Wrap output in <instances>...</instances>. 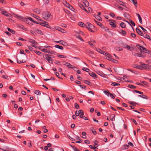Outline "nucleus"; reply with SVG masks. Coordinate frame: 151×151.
I'll return each mask as SVG.
<instances>
[{"label":"nucleus","mask_w":151,"mask_h":151,"mask_svg":"<svg viewBox=\"0 0 151 151\" xmlns=\"http://www.w3.org/2000/svg\"><path fill=\"white\" fill-rule=\"evenodd\" d=\"M143 67L142 66V70H151V65L147 64H144Z\"/></svg>","instance_id":"39448f33"},{"label":"nucleus","mask_w":151,"mask_h":151,"mask_svg":"<svg viewBox=\"0 0 151 151\" xmlns=\"http://www.w3.org/2000/svg\"><path fill=\"white\" fill-rule=\"evenodd\" d=\"M29 42L32 43V44H37V42H36V41L33 40L32 39H29Z\"/></svg>","instance_id":"b1692460"},{"label":"nucleus","mask_w":151,"mask_h":151,"mask_svg":"<svg viewBox=\"0 0 151 151\" xmlns=\"http://www.w3.org/2000/svg\"><path fill=\"white\" fill-rule=\"evenodd\" d=\"M133 67L139 70H142V67L140 66V65L137 64H134L133 65Z\"/></svg>","instance_id":"0eeeda50"},{"label":"nucleus","mask_w":151,"mask_h":151,"mask_svg":"<svg viewBox=\"0 0 151 151\" xmlns=\"http://www.w3.org/2000/svg\"><path fill=\"white\" fill-rule=\"evenodd\" d=\"M139 27L142 29L143 30V31L144 32L146 33H147V31L146 29H144L143 27H142V26H139Z\"/></svg>","instance_id":"3c124183"},{"label":"nucleus","mask_w":151,"mask_h":151,"mask_svg":"<svg viewBox=\"0 0 151 151\" xmlns=\"http://www.w3.org/2000/svg\"><path fill=\"white\" fill-rule=\"evenodd\" d=\"M76 139L77 140H79V141H76V142L77 143H80L81 142V141L82 139L80 138L78 136H77L76 137Z\"/></svg>","instance_id":"ddd939ff"},{"label":"nucleus","mask_w":151,"mask_h":151,"mask_svg":"<svg viewBox=\"0 0 151 151\" xmlns=\"http://www.w3.org/2000/svg\"><path fill=\"white\" fill-rule=\"evenodd\" d=\"M34 52L37 55H41V54H42V52L37 50H34Z\"/></svg>","instance_id":"58836bf2"},{"label":"nucleus","mask_w":151,"mask_h":151,"mask_svg":"<svg viewBox=\"0 0 151 151\" xmlns=\"http://www.w3.org/2000/svg\"><path fill=\"white\" fill-rule=\"evenodd\" d=\"M43 17L44 19L47 21H50L52 18L50 14L48 12H45L43 14Z\"/></svg>","instance_id":"f257e3e1"},{"label":"nucleus","mask_w":151,"mask_h":151,"mask_svg":"<svg viewBox=\"0 0 151 151\" xmlns=\"http://www.w3.org/2000/svg\"><path fill=\"white\" fill-rule=\"evenodd\" d=\"M109 24L114 27H116V24L112 22H110Z\"/></svg>","instance_id":"a878e982"},{"label":"nucleus","mask_w":151,"mask_h":151,"mask_svg":"<svg viewBox=\"0 0 151 151\" xmlns=\"http://www.w3.org/2000/svg\"><path fill=\"white\" fill-rule=\"evenodd\" d=\"M61 44L62 45H64V46H66L67 45V43L65 42L63 40H62Z\"/></svg>","instance_id":"49530a36"},{"label":"nucleus","mask_w":151,"mask_h":151,"mask_svg":"<svg viewBox=\"0 0 151 151\" xmlns=\"http://www.w3.org/2000/svg\"><path fill=\"white\" fill-rule=\"evenodd\" d=\"M17 62L19 64H20L21 63H25L26 62L25 61H23V60H19L18 59H17Z\"/></svg>","instance_id":"4c0bfd02"},{"label":"nucleus","mask_w":151,"mask_h":151,"mask_svg":"<svg viewBox=\"0 0 151 151\" xmlns=\"http://www.w3.org/2000/svg\"><path fill=\"white\" fill-rule=\"evenodd\" d=\"M60 32L63 33H67V31L65 30L62 29V28H61Z\"/></svg>","instance_id":"6e6d98bb"},{"label":"nucleus","mask_w":151,"mask_h":151,"mask_svg":"<svg viewBox=\"0 0 151 151\" xmlns=\"http://www.w3.org/2000/svg\"><path fill=\"white\" fill-rule=\"evenodd\" d=\"M35 93L37 95H40L41 93L40 91L39 90H36L34 91Z\"/></svg>","instance_id":"f704fd0d"},{"label":"nucleus","mask_w":151,"mask_h":151,"mask_svg":"<svg viewBox=\"0 0 151 151\" xmlns=\"http://www.w3.org/2000/svg\"><path fill=\"white\" fill-rule=\"evenodd\" d=\"M96 50L99 52L101 54H103L104 53V51L102 50H101V49L99 48H96Z\"/></svg>","instance_id":"5701e85b"},{"label":"nucleus","mask_w":151,"mask_h":151,"mask_svg":"<svg viewBox=\"0 0 151 151\" xmlns=\"http://www.w3.org/2000/svg\"><path fill=\"white\" fill-rule=\"evenodd\" d=\"M46 59L47 60L49 63H52L53 60L51 58L50 56H48L46 58Z\"/></svg>","instance_id":"1a4fd4ad"},{"label":"nucleus","mask_w":151,"mask_h":151,"mask_svg":"<svg viewBox=\"0 0 151 151\" xmlns=\"http://www.w3.org/2000/svg\"><path fill=\"white\" fill-rule=\"evenodd\" d=\"M124 78H121L120 80L121 81H124V78H128V76H123Z\"/></svg>","instance_id":"e433bc0d"},{"label":"nucleus","mask_w":151,"mask_h":151,"mask_svg":"<svg viewBox=\"0 0 151 151\" xmlns=\"http://www.w3.org/2000/svg\"><path fill=\"white\" fill-rule=\"evenodd\" d=\"M86 27L88 30L91 32H94L95 31L93 30L94 29V26L90 23H87L85 24Z\"/></svg>","instance_id":"7ed1b4c3"},{"label":"nucleus","mask_w":151,"mask_h":151,"mask_svg":"<svg viewBox=\"0 0 151 151\" xmlns=\"http://www.w3.org/2000/svg\"><path fill=\"white\" fill-rule=\"evenodd\" d=\"M138 96L144 99H147V96L145 95H139Z\"/></svg>","instance_id":"7c9ffc66"},{"label":"nucleus","mask_w":151,"mask_h":151,"mask_svg":"<svg viewBox=\"0 0 151 151\" xmlns=\"http://www.w3.org/2000/svg\"><path fill=\"white\" fill-rule=\"evenodd\" d=\"M116 50L119 51H121L123 50L122 48L119 47H117L116 48Z\"/></svg>","instance_id":"603ef678"},{"label":"nucleus","mask_w":151,"mask_h":151,"mask_svg":"<svg viewBox=\"0 0 151 151\" xmlns=\"http://www.w3.org/2000/svg\"><path fill=\"white\" fill-rule=\"evenodd\" d=\"M124 15L125 17H126L127 18H129L130 17L129 14L127 13H125L124 14Z\"/></svg>","instance_id":"a19ab883"},{"label":"nucleus","mask_w":151,"mask_h":151,"mask_svg":"<svg viewBox=\"0 0 151 151\" xmlns=\"http://www.w3.org/2000/svg\"><path fill=\"white\" fill-rule=\"evenodd\" d=\"M119 33L124 36H125L127 34L126 32L123 30H122L121 31H120L119 32Z\"/></svg>","instance_id":"2eb2a0df"},{"label":"nucleus","mask_w":151,"mask_h":151,"mask_svg":"<svg viewBox=\"0 0 151 151\" xmlns=\"http://www.w3.org/2000/svg\"><path fill=\"white\" fill-rule=\"evenodd\" d=\"M129 22H130V23L131 24H132L133 26H135V24L132 20H129Z\"/></svg>","instance_id":"79ce46f5"},{"label":"nucleus","mask_w":151,"mask_h":151,"mask_svg":"<svg viewBox=\"0 0 151 151\" xmlns=\"http://www.w3.org/2000/svg\"><path fill=\"white\" fill-rule=\"evenodd\" d=\"M84 83L89 86H91V83L88 81L85 80Z\"/></svg>","instance_id":"c9c22d12"},{"label":"nucleus","mask_w":151,"mask_h":151,"mask_svg":"<svg viewBox=\"0 0 151 151\" xmlns=\"http://www.w3.org/2000/svg\"><path fill=\"white\" fill-rule=\"evenodd\" d=\"M116 2L121 5L124 6V4L123 2L119 0H116Z\"/></svg>","instance_id":"f3484780"},{"label":"nucleus","mask_w":151,"mask_h":151,"mask_svg":"<svg viewBox=\"0 0 151 151\" xmlns=\"http://www.w3.org/2000/svg\"><path fill=\"white\" fill-rule=\"evenodd\" d=\"M91 129L93 134L94 135H96V134L97 133L95 129H94L93 127H91Z\"/></svg>","instance_id":"cd10ccee"},{"label":"nucleus","mask_w":151,"mask_h":151,"mask_svg":"<svg viewBox=\"0 0 151 151\" xmlns=\"http://www.w3.org/2000/svg\"><path fill=\"white\" fill-rule=\"evenodd\" d=\"M111 85H112L113 86H117L119 85L120 84L116 82H113L112 83Z\"/></svg>","instance_id":"37998d69"},{"label":"nucleus","mask_w":151,"mask_h":151,"mask_svg":"<svg viewBox=\"0 0 151 151\" xmlns=\"http://www.w3.org/2000/svg\"><path fill=\"white\" fill-rule=\"evenodd\" d=\"M78 25L80 27H84L85 26L84 23L82 22H79L78 23Z\"/></svg>","instance_id":"2f4dec72"},{"label":"nucleus","mask_w":151,"mask_h":151,"mask_svg":"<svg viewBox=\"0 0 151 151\" xmlns=\"http://www.w3.org/2000/svg\"><path fill=\"white\" fill-rule=\"evenodd\" d=\"M1 13L6 16H9V14L6 11H2L1 12Z\"/></svg>","instance_id":"dca6fc26"},{"label":"nucleus","mask_w":151,"mask_h":151,"mask_svg":"<svg viewBox=\"0 0 151 151\" xmlns=\"http://www.w3.org/2000/svg\"><path fill=\"white\" fill-rule=\"evenodd\" d=\"M106 58L107 60L110 61L111 60V59H112V58L111 57L110 55H109V56H108L107 57H106Z\"/></svg>","instance_id":"13d9d810"},{"label":"nucleus","mask_w":151,"mask_h":151,"mask_svg":"<svg viewBox=\"0 0 151 151\" xmlns=\"http://www.w3.org/2000/svg\"><path fill=\"white\" fill-rule=\"evenodd\" d=\"M35 31L37 32V33L40 35H43V33L42 31L39 29H35Z\"/></svg>","instance_id":"6ab92c4d"},{"label":"nucleus","mask_w":151,"mask_h":151,"mask_svg":"<svg viewBox=\"0 0 151 151\" xmlns=\"http://www.w3.org/2000/svg\"><path fill=\"white\" fill-rule=\"evenodd\" d=\"M136 46L140 50L141 52H143L145 53H148L151 55V52H149L147 49L140 46L139 45H137Z\"/></svg>","instance_id":"f03ea898"},{"label":"nucleus","mask_w":151,"mask_h":151,"mask_svg":"<svg viewBox=\"0 0 151 151\" xmlns=\"http://www.w3.org/2000/svg\"><path fill=\"white\" fill-rule=\"evenodd\" d=\"M129 146L128 145H124L123 146V147L124 149H127L129 148Z\"/></svg>","instance_id":"052dcab7"},{"label":"nucleus","mask_w":151,"mask_h":151,"mask_svg":"<svg viewBox=\"0 0 151 151\" xmlns=\"http://www.w3.org/2000/svg\"><path fill=\"white\" fill-rule=\"evenodd\" d=\"M68 8L71 10L73 11H74V9L71 5H70V6H69V7Z\"/></svg>","instance_id":"5fc2aeb1"},{"label":"nucleus","mask_w":151,"mask_h":151,"mask_svg":"<svg viewBox=\"0 0 151 151\" xmlns=\"http://www.w3.org/2000/svg\"><path fill=\"white\" fill-rule=\"evenodd\" d=\"M79 86L83 89H86V87L85 86H83L82 85H80Z\"/></svg>","instance_id":"774afa93"},{"label":"nucleus","mask_w":151,"mask_h":151,"mask_svg":"<svg viewBox=\"0 0 151 151\" xmlns=\"http://www.w3.org/2000/svg\"><path fill=\"white\" fill-rule=\"evenodd\" d=\"M55 47L56 48H58V49L61 50H63V47L61 46H60L58 45H55Z\"/></svg>","instance_id":"bb28decb"},{"label":"nucleus","mask_w":151,"mask_h":151,"mask_svg":"<svg viewBox=\"0 0 151 151\" xmlns=\"http://www.w3.org/2000/svg\"><path fill=\"white\" fill-rule=\"evenodd\" d=\"M128 87L131 88H136V87L132 85H129Z\"/></svg>","instance_id":"4d7b16f0"},{"label":"nucleus","mask_w":151,"mask_h":151,"mask_svg":"<svg viewBox=\"0 0 151 151\" xmlns=\"http://www.w3.org/2000/svg\"><path fill=\"white\" fill-rule=\"evenodd\" d=\"M120 26L123 28H124L126 27V24L124 22L121 23L120 24Z\"/></svg>","instance_id":"412c9836"},{"label":"nucleus","mask_w":151,"mask_h":151,"mask_svg":"<svg viewBox=\"0 0 151 151\" xmlns=\"http://www.w3.org/2000/svg\"><path fill=\"white\" fill-rule=\"evenodd\" d=\"M79 6L83 10L85 11L86 12H88L87 10L84 7V6L81 4H78Z\"/></svg>","instance_id":"aec40b11"},{"label":"nucleus","mask_w":151,"mask_h":151,"mask_svg":"<svg viewBox=\"0 0 151 151\" xmlns=\"http://www.w3.org/2000/svg\"><path fill=\"white\" fill-rule=\"evenodd\" d=\"M134 91L137 93H138L140 94H142L143 93V92L141 91H139L137 90H135Z\"/></svg>","instance_id":"680f3d73"},{"label":"nucleus","mask_w":151,"mask_h":151,"mask_svg":"<svg viewBox=\"0 0 151 151\" xmlns=\"http://www.w3.org/2000/svg\"><path fill=\"white\" fill-rule=\"evenodd\" d=\"M13 15L14 16V17L17 18L18 19H19L20 20H22L23 21L24 19V21H25V20L26 19L24 18V19L21 16H19V15H17V14H14Z\"/></svg>","instance_id":"423d86ee"},{"label":"nucleus","mask_w":151,"mask_h":151,"mask_svg":"<svg viewBox=\"0 0 151 151\" xmlns=\"http://www.w3.org/2000/svg\"><path fill=\"white\" fill-rule=\"evenodd\" d=\"M95 22L98 25L100 26L101 28H102V27L103 26V25L100 22H98L96 21V20H95Z\"/></svg>","instance_id":"393cba45"},{"label":"nucleus","mask_w":151,"mask_h":151,"mask_svg":"<svg viewBox=\"0 0 151 151\" xmlns=\"http://www.w3.org/2000/svg\"><path fill=\"white\" fill-rule=\"evenodd\" d=\"M88 73L91 76L95 78H97V76L95 73H94L93 72H89Z\"/></svg>","instance_id":"9b49d317"},{"label":"nucleus","mask_w":151,"mask_h":151,"mask_svg":"<svg viewBox=\"0 0 151 151\" xmlns=\"http://www.w3.org/2000/svg\"><path fill=\"white\" fill-rule=\"evenodd\" d=\"M104 92L106 95H107L108 96H109V94H110V93L108 91H104Z\"/></svg>","instance_id":"69168bd1"},{"label":"nucleus","mask_w":151,"mask_h":151,"mask_svg":"<svg viewBox=\"0 0 151 151\" xmlns=\"http://www.w3.org/2000/svg\"><path fill=\"white\" fill-rule=\"evenodd\" d=\"M83 3L86 7H88L89 5V3L86 0H84L83 1Z\"/></svg>","instance_id":"a211bd4d"},{"label":"nucleus","mask_w":151,"mask_h":151,"mask_svg":"<svg viewBox=\"0 0 151 151\" xmlns=\"http://www.w3.org/2000/svg\"><path fill=\"white\" fill-rule=\"evenodd\" d=\"M96 18L99 20L101 21V18L98 15H97L95 17Z\"/></svg>","instance_id":"c03bdc74"},{"label":"nucleus","mask_w":151,"mask_h":151,"mask_svg":"<svg viewBox=\"0 0 151 151\" xmlns=\"http://www.w3.org/2000/svg\"><path fill=\"white\" fill-rule=\"evenodd\" d=\"M103 55H105L106 57H107L110 55L109 53L107 52H106L105 51L104 52V53L103 54Z\"/></svg>","instance_id":"09e8293b"},{"label":"nucleus","mask_w":151,"mask_h":151,"mask_svg":"<svg viewBox=\"0 0 151 151\" xmlns=\"http://www.w3.org/2000/svg\"><path fill=\"white\" fill-rule=\"evenodd\" d=\"M40 24L41 25L47 28H50V26L49 25L48 23L47 22L43 21L42 22H40Z\"/></svg>","instance_id":"20e7f679"},{"label":"nucleus","mask_w":151,"mask_h":151,"mask_svg":"<svg viewBox=\"0 0 151 151\" xmlns=\"http://www.w3.org/2000/svg\"><path fill=\"white\" fill-rule=\"evenodd\" d=\"M136 31L138 34L140 36H143V34L142 32L140 30L139 28H137L136 29Z\"/></svg>","instance_id":"6e6552de"},{"label":"nucleus","mask_w":151,"mask_h":151,"mask_svg":"<svg viewBox=\"0 0 151 151\" xmlns=\"http://www.w3.org/2000/svg\"><path fill=\"white\" fill-rule=\"evenodd\" d=\"M54 28H52V29L53 30H55L54 29H56V30H58L59 31H60V30L61 29V28L60 27L58 26H55L54 27Z\"/></svg>","instance_id":"9d476101"},{"label":"nucleus","mask_w":151,"mask_h":151,"mask_svg":"<svg viewBox=\"0 0 151 151\" xmlns=\"http://www.w3.org/2000/svg\"><path fill=\"white\" fill-rule=\"evenodd\" d=\"M58 57L59 58H66V57L65 56L63 55H58Z\"/></svg>","instance_id":"bf43d9fd"},{"label":"nucleus","mask_w":151,"mask_h":151,"mask_svg":"<svg viewBox=\"0 0 151 151\" xmlns=\"http://www.w3.org/2000/svg\"><path fill=\"white\" fill-rule=\"evenodd\" d=\"M93 142L94 144V145L98 147L99 145H98V142L97 140H95L94 141H93Z\"/></svg>","instance_id":"8fccbe9b"},{"label":"nucleus","mask_w":151,"mask_h":151,"mask_svg":"<svg viewBox=\"0 0 151 151\" xmlns=\"http://www.w3.org/2000/svg\"><path fill=\"white\" fill-rule=\"evenodd\" d=\"M143 36L145 38L148 39L149 40L151 41V38H150V37L149 35L146 34L145 35H144L143 34V36Z\"/></svg>","instance_id":"4be33fe9"},{"label":"nucleus","mask_w":151,"mask_h":151,"mask_svg":"<svg viewBox=\"0 0 151 151\" xmlns=\"http://www.w3.org/2000/svg\"><path fill=\"white\" fill-rule=\"evenodd\" d=\"M128 50L130 51H132L133 50V49H132L130 46L129 45H128L127 46V48Z\"/></svg>","instance_id":"de8ad7c7"},{"label":"nucleus","mask_w":151,"mask_h":151,"mask_svg":"<svg viewBox=\"0 0 151 151\" xmlns=\"http://www.w3.org/2000/svg\"><path fill=\"white\" fill-rule=\"evenodd\" d=\"M82 70L84 71H85L86 72H88L89 71V69L83 67L82 68Z\"/></svg>","instance_id":"864d4df0"},{"label":"nucleus","mask_w":151,"mask_h":151,"mask_svg":"<svg viewBox=\"0 0 151 151\" xmlns=\"http://www.w3.org/2000/svg\"><path fill=\"white\" fill-rule=\"evenodd\" d=\"M56 53V52H54V51L52 50H49L48 53L55 55Z\"/></svg>","instance_id":"ea45409f"},{"label":"nucleus","mask_w":151,"mask_h":151,"mask_svg":"<svg viewBox=\"0 0 151 151\" xmlns=\"http://www.w3.org/2000/svg\"><path fill=\"white\" fill-rule=\"evenodd\" d=\"M132 54L133 55L135 56L138 57L139 56V54L136 53L135 52H133Z\"/></svg>","instance_id":"338daca9"},{"label":"nucleus","mask_w":151,"mask_h":151,"mask_svg":"<svg viewBox=\"0 0 151 151\" xmlns=\"http://www.w3.org/2000/svg\"><path fill=\"white\" fill-rule=\"evenodd\" d=\"M129 103L130 104L133 105L134 106H135L136 104V103L133 101H129Z\"/></svg>","instance_id":"a18cd8bd"},{"label":"nucleus","mask_w":151,"mask_h":151,"mask_svg":"<svg viewBox=\"0 0 151 151\" xmlns=\"http://www.w3.org/2000/svg\"><path fill=\"white\" fill-rule=\"evenodd\" d=\"M65 64V66H66L68 67V68H76V69H77V68H76L74 67H72V65L69 63L67 62L66 64Z\"/></svg>","instance_id":"4468645a"},{"label":"nucleus","mask_w":151,"mask_h":151,"mask_svg":"<svg viewBox=\"0 0 151 151\" xmlns=\"http://www.w3.org/2000/svg\"><path fill=\"white\" fill-rule=\"evenodd\" d=\"M49 50V49H48L43 48L42 49V50H41L45 52L48 53Z\"/></svg>","instance_id":"c756f323"},{"label":"nucleus","mask_w":151,"mask_h":151,"mask_svg":"<svg viewBox=\"0 0 151 151\" xmlns=\"http://www.w3.org/2000/svg\"><path fill=\"white\" fill-rule=\"evenodd\" d=\"M7 29L10 32H11L13 34H15V32L14 30L10 29V28H9V27H7Z\"/></svg>","instance_id":"473e14b6"},{"label":"nucleus","mask_w":151,"mask_h":151,"mask_svg":"<svg viewBox=\"0 0 151 151\" xmlns=\"http://www.w3.org/2000/svg\"><path fill=\"white\" fill-rule=\"evenodd\" d=\"M131 2H132L135 6H137L136 4H137V1L136 0H129Z\"/></svg>","instance_id":"72a5a7b5"},{"label":"nucleus","mask_w":151,"mask_h":151,"mask_svg":"<svg viewBox=\"0 0 151 151\" xmlns=\"http://www.w3.org/2000/svg\"><path fill=\"white\" fill-rule=\"evenodd\" d=\"M34 12L37 14H40V10L38 9H35L34 10Z\"/></svg>","instance_id":"c85d7f7f"},{"label":"nucleus","mask_w":151,"mask_h":151,"mask_svg":"<svg viewBox=\"0 0 151 151\" xmlns=\"http://www.w3.org/2000/svg\"><path fill=\"white\" fill-rule=\"evenodd\" d=\"M75 114L76 116H78L80 115L79 110V111H76V112Z\"/></svg>","instance_id":"e2e57ef3"},{"label":"nucleus","mask_w":151,"mask_h":151,"mask_svg":"<svg viewBox=\"0 0 151 151\" xmlns=\"http://www.w3.org/2000/svg\"><path fill=\"white\" fill-rule=\"evenodd\" d=\"M115 116L114 114H111L110 116V118L111 121L115 120Z\"/></svg>","instance_id":"f8f14e48"},{"label":"nucleus","mask_w":151,"mask_h":151,"mask_svg":"<svg viewBox=\"0 0 151 151\" xmlns=\"http://www.w3.org/2000/svg\"><path fill=\"white\" fill-rule=\"evenodd\" d=\"M75 107L77 109H79V106L78 104L77 103H75Z\"/></svg>","instance_id":"0e129e2a"}]
</instances>
